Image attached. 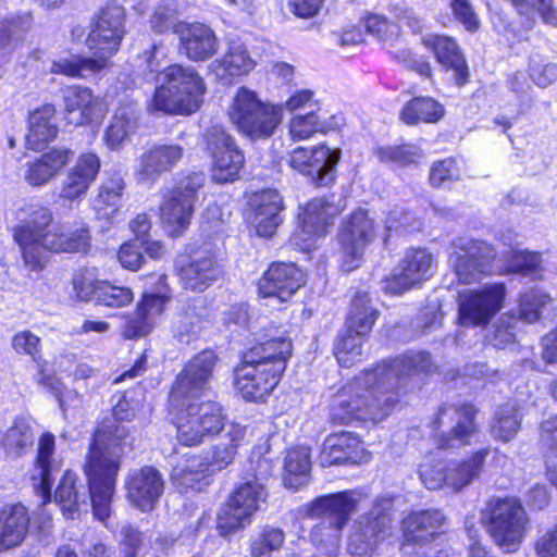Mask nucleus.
<instances>
[{"instance_id":"f257e3e1","label":"nucleus","mask_w":557,"mask_h":557,"mask_svg":"<svg viewBox=\"0 0 557 557\" xmlns=\"http://www.w3.org/2000/svg\"><path fill=\"white\" fill-rule=\"evenodd\" d=\"M434 369L424 351H408L366 371L339 388L330 400V420L334 424L354 421L379 422L399 401V391L414 376L428 375Z\"/></svg>"},{"instance_id":"f03ea898","label":"nucleus","mask_w":557,"mask_h":557,"mask_svg":"<svg viewBox=\"0 0 557 557\" xmlns=\"http://www.w3.org/2000/svg\"><path fill=\"white\" fill-rule=\"evenodd\" d=\"M128 430L117 424L114 429L96 431L84 467L88 480V491L76 486V474L66 471L57 487L55 502L66 518L74 519L82 511H87L90 499L94 515L104 521L111 513V500L120 470L121 458L128 441Z\"/></svg>"},{"instance_id":"7ed1b4c3","label":"nucleus","mask_w":557,"mask_h":557,"mask_svg":"<svg viewBox=\"0 0 557 557\" xmlns=\"http://www.w3.org/2000/svg\"><path fill=\"white\" fill-rule=\"evenodd\" d=\"M218 357L206 349L195 355L177 374L169 396L177 441L196 446L203 437L218 433L224 426L222 406L205 399L211 392V380Z\"/></svg>"},{"instance_id":"20e7f679","label":"nucleus","mask_w":557,"mask_h":557,"mask_svg":"<svg viewBox=\"0 0 557 557\" xmlns=\"http://www.w3.org/2000/svg\"><path fill=\"white\" fill-rule=\"evenodd\" d=\"M14 239L21 248L25 265L32 271L45 267V252H77L89 245V232L79 227L69 232L54 222L52 211L46 207L34 206L28 215L14 227Z\"/></svg>"},{"instance_id":"39448f33","label":"nucleus","mask_w":557,"mask_h":557,"mask_svg":"<svg viewBox=\"0 0 557 557\" xmlns=\"http://www.w3.org/2000/svg\"><path fill=\"white\" fill-rule=\"evenodd\" d=\"M162 75L165 84L156 89L150 110L190 114L200 108L206 86L193 66L172 64L162 71Z\"/></svg>"},{"instance_id":"423d86ee","label":"nucleus","mask_w":557,"mask_h":557,"mask_svg":"<svg viewBox=\"0 0 557 557\" xmlns=\"http://www.w3.org/2000/svg\"><path fill=\"white\" fill-rule=\"evenodd\" d=\"M481 522L499 548L512 553L525 536L529 518L519 499L492 497L481 510Z\"/></svg>"},{"instance_id":"0eeeda50","label":"nucleus","mask_w":557,"mask_h":557,"mask_svg":"<svg viewBox=\"0 0 557 557\" xmlns=\"http://www.w3.org/2000/svg\"><path fill=\"white\" fill-rule=\"evenodd\" d=\"M232 124L251 140L271 137L282 122L283 107L262 101L256 91L240 87L228 108Z\"/></svg>"},{"instance_id":"6e6552de","label":"nucleus","mask_w":557,"mask_h":557,"mask_svg":"<svg viewBox=\"0 0 557 557\" xmlns=\"http://www.w3.org/2000/svg\"><path fill=\"white\" fill-rule=\"evenodd\" d=\"M270 469H258L253 479L240 483L230 496L218 517L216 528L222 536H227L250 523L251 516L267 498L263 480Z\"/></svg>"},{"instance_id":"1a4fd4ad","label":"nucleus","mask_w":557,"mask_h":557,"mask_svg":"<svg viewBox=\"0 0 557 557\" xmlns=\"http://www.w3.org/2000/svg\"><path fill=\"white\" fill-rule=\"evenodd\" d=\"M202 173H191L169 190L160 205V219L169 235L176 237L188 228L198 199L197 193L205 184Z\"/></svg>"},{"instance_id":"9d476101","label":"nucleus","mask_w":557,"mask_h":557,"mask_svg":"<svg viewBox=\"0 0 557 557\" xmlns=\"http://www.w3.org/2000/svg\"><path fill=\"white\" fill-rule=\"evenodd\" d=\"M125 20L124 8L112 2L101 9L90 21L86 45L96 60L103 61L104 66L108 59L120 49L126 33Z\"/></svg>"},{"instance_id":"9b49d317","label":"nucleus","mask_w":557,"mask_h":557,"mask_svg":"<svg viewBox=\"0 0 557 557\" xmlns=\"http://www.w3.org/2000/svg\"><path fill=\"white\" fill-rule=\"evenodd\" d=\"M359 500L358 493L346 491L322 496L312 502L308 507V515L310 517L326 516V519L317 524L312 531L314 541L322 542L323 540L319 536L323 535V531H327V541L335 544L350 515L357 509Z\"/></svg>"},{"instance_id":"f8f14e48","label":"nucleus","mask_w":557,"mask_h":557,"mask_svg":"<svg viewBox=\"0 0 557 557\" xmlns=\"http://www.w3.org/2000/svg\"><path fill=\"white\" fill-rule=\"evenodd\" d=\"M476 410L472 405L443 406L433 421L434 440L441 449H454L470 444L476 433Z\"/></svg>"},{"instance_id":"ddd939ff","label":"nucleus","mask_w":557,"mask_h":557,"mask_svg":"<svg viewBox=\"0 0 557 557\" xmlns=\"http://www.w3.org/2000/svg\"><path fill=\"white\" fill-rule=\"evenodd\" d=\"M436 270L435 257L425 248H410L393 270L391 276L382 281V290L391 295H401L433 276Z\"/></svg>"},{"instance_id":"4468645a","label":"nucleus","mask_w":557,"mask_h":557,"mask_svg":"<svg viewBox=\"0 0 557 557\" xmlns=\"http://www.w3.org/2000/svg\"><path fill=\"white\" fill-rule=\"evenodd\" d=\"M494 248L485 242L459 237L453 243L449 263L460 283L471 284L492 272Z\"/></svg>"},{"instance_id":"2eb2a0df","label":"nucleus","mask_w":557,"mask_h":557,"mask_svg":"<svg viewBox=\"0 0 557 557\" xmlns=\"http://www.w3.org/2000/svg\"><path fill=\"white\" fill-rule=\"evenodd\" d=\"M505 296L506 288L503 283L460 293L458 296L459 323L463 326H486L502 309Z\"/></svg>"},{"instance_id":"dca6fc26","label":"nucleus","mask_w":557,"mask_h":557,"mask_svg":"<svg viewBox=\"0 0 557 557\" xmlns=\"http://www.w3.org/2000/svg\"><path fill=\"white\" fill-rule=\"evenodd\" d=\"M334 195L314 198L306 203L299 214L300 231L293 234L292 242L302 251L314 247V238L324 235L326 227L333 224L343 206L335 201Z\"/></svg>"},{"instance_id":"f3484780","label":"nucleus","mask_w":557,"mask_h":557,"mask_svg":"<svg viewBox=\"0 0 557 557\" xmlns=\"http://www.w3.org/2000/svg\"><path fill=\"white\" fill-rule=\"evenodd\" d=\"M391 517L381 503L360 516L354 523L348 537V553L352 557H372L379 544L385 539L391 525Z\"/></svg>"},{"instance_id":"a211bd4d","label":"nucleus","mask_w":557,"mask_h":557,"mask_svg":"<svg viewBox=\"0 0 557 557\" xmlns=\"http://www.w3.org/2000/svg\"><path fill=\"white\" fill-rule=\"evenodd\" d=\"M341 159L339 149L325 145L311 148L297 147L289 153L293 170L309 177L318 186H329L336 177V165Z\"/></svg>"},{"instance_id":"6ab92c4d","label":"nucleus","mask_w":557,"mask_h":557,"mask_svg":"<svg viewBox=\"0 0 557 557\" xmlns=\"http://www.w3.org/2000/svg\"><path fill=\"white\" fill-rule=\"evenodd\" d=\"M206 143L213 159L212 180L221 184L237 180L245 158L234 139L223 127L214 125L207 131Z\"/></svg>"},{"instance_id":"aec40b11","label":"nucleus","mask_w":557,"mask_h":557,"mask_svg":"<svg viewBox=\"0 0 557 557\" xmlns=\"http://www.w3.org/2000/svg\"><path fill=\"white\" fill-rule=\"evenodd\" d=\"M234 373L235 387L243 398L258 401L268 396L277 385L283 374V363L276 361L272 368H267V363L248 362L244 358Z\"/></svg>"},{"instance_id":"412c9836","label":"nucleus","mask_w":557,"mask_h":557,"mask_svg":"<svg viewBox=\"0 0 557 557\" xmlns=\"http://www.w3.org/2000/svg\"><path fill=\"white\" fill-rule=\"evenodd\" d=\"M375 236L374 221L369 216L368 211L358 209L344 222L339 242L344 255V268L351 271L358 267L366 247Z\"/></svg>"},{"instance_id":"4be33fe9","label":"nucleus","mask_w":557,"mask_h":557,"mask_svg":"<svg viewBox=\"0 0 557 557\" xmlns=\"http://www.w3.org/2000/svg\"><path fill=\"white\" fill-rule=\"evenodd\" d=\"M164 487L165 482L162 473L151 466L133 469L125 479L127 499L143 512L156 508L164 493Z\"/></svg>"},{"instance_id":"5701e85b","label":"nucleus","mask_w":557,"mask_h":557,"mask_svg":"<svg viewBox=\"0 0 557 557\" xmlns=\"http://www.w3.org/2000/svg\"><path fill=\"white\" fill-rule=\"evenodd\" d=\"M304 284V273L295 263L275 262L259 280V295L264 299L287 301Z\"/></svg>"},{"instance_id":"b1692460","label":"nucleus","mask_w":557,"mask_h":557,"mask_svg":"<svg viewBox=\"0 0 557 557\" xmlns=\"http://www.w3.org/2000/svg\"><path fill=\"white\" fill-rule=\"evenodd\" d=\"M64 117L69 124L81 126L100 121L107 113L102 100L87 87L71 86L63 92Z\"/></svg>"},{"instance_id":"393cba45","label":"nucleus","mask_w":557,"mask_h":557,"mask_svg":"<svg viewBox=\"0 0 557 557\" xmlns=\"http://www.w3.org/2000/svg\"><path fill=\"white\" fill-rule=\"evenodd\" d=\"M180 39V50L188 60L206 61L219 49V40L213 29L202 23H181L175 28Z\"/></svg>"},{"instance_id":"a878e982","label":"nucleus","mask_w":557,"mask_h":557,"mask_svg":"<svg viewBox=\"0 0 557 557\" xmlns=\"http://www.w3.org/2000/svg\"><path fill=\"white\" fill-rule=\"evenodd\" d=\"M176 271L183 286L194 292H203L222 274V267L210 252H198L188 260H177Z\"/></svg>"},{"instance_id":"bb28decb","label":"nucleus","mask_w":557,"mask_h":557,"mask_svg":"<svg viewBox=\"0 0 557 557\" xmlns=\"http://www.w3.org/2000/svg\"><path fill=\"white\" fill-rule=\"evenodd\" d=\"M184 154L183 147L175 144L153 145L138 159L137 180L151 185L178 164Z\"/></svg>"},{"instance_id":"cd10ccee","label":"nucleus","mask_w":557,"mask_h":557,"mask_svg":"<svg viewBox=\"0 0 557 557\" xmlns=\"http://www.w3.org/2000/svg\"><path fill=\"white\" fill-rule=\"evenodd\" d=\"M221 432L223 434L219 442L200 455L205 466L212 474L222 471L234 461L237 449L245 438L246 428L236 422L226 423V416L224 414V426L218 434ZM215 435L216 433L210 437ZM208 437H203L202 442Z\"/></svg>"},{"instance_id":"c85d7f7f","label":"nucleus","mask_w":557,"mask_h":557,"mask_svg":"<svg viewBox=\"0 0 557 557\" xmlns=\"http://www.w3.org/2000/svg\"><path fill=\"white\" fill-rule=\"evenodd\" d=\"M100 158L94 152L82 153L63 178L58 196L64 201L74 202L83 198L100 171Z\"/></svg>"},{"instance_id":"c756f323","label":"nucleus","mask_w":557,"mask_h":557,"mask_svg":"<svg viewBox=\"0 0 557 557\" xmlns=\"http://www.w3.org/2000/svg\"><path fill=\"white\" fill-rule=\"evenodd\" d=\"M73 156L74 152L70 148H52L33 160L26 161L23 177L32 187L46 186L62 172Z\"/></svg>"},{"instance_id":"7c9ffc66","label":"nucleus","mask_w":557,"mask_h":557,"mask_svg":"<svg viewBox=\"0 0 557 557\" xmlns=\"http://www.w3.org/2000/svg\"><path fill=\"white\" fill-rule=\"evenodd\" d=\"M126 188L124 176L119 171L108 172L101 181L92 207L99 220L110 224L116 221Z\"/></svg>"},{"instance_id":"2f4dec72","label":"nucleus","mask_w":557,"mask_h":557,"mask_svg":"<svg viewBox=\"0 0 557 557\" xmlns=\"http://www.w3.org/2000/svg\"><path fill=\"white\" fill-rule=\"evenodd\" d=\"M30 525L28 509L21 503L0 508V553L20 546L26 539Z\"/></svg>"},{"instance_id":"473e14b6","label":"nucleus","mask_w":557,"mask_h":557,"mask_svg":"<svg viewBox=\"0 0 557 557\" xmlns=\"http://www.w3.org/2000/svg\"><path fill=\"white\" fill-rule=\"evenodd\" d=\"M446 517L438 509L413 511L403 520L406 543L428 544L442 533Z\"/></svg>"},{"instance_id":"72a5a7b5","label":"nucleus","mask_w":557,"mask_h":557,"mask_svg":"<svg viewBox=\"0 0 557 557\" xmlns=\"http://www.w3.org/2000/svg\"><path fill=\"white\" fill-rule=\"evenodd\" d=\"M363 457L362 443L350 432L330 434L323 442L320 454L322 467H331L345 462L357 463Z\"/></svg>"},{"instance_id":"f704fd0d","label":"nucleus","mask_w":557,"mask_h":557,"mask_svg":"<svg viewBox=\"0 0 557 557\" xmlns=\"http://www.w3.org/2000/svg\"><path fill=\"white\" fill-rule=\"evenodd\" d=\"M255 214L252 223L259 236L271 237L282 222L283 199L277 190L267 189L252 200Z\"/></svg>"},{"instance_id":"c9c22d12","label":"nucleus","mask_w":557,"mask_h":557,"mask_svg":"<svg viewBox=\"0 0 557 557\" xmlns=\"http://www.w3.org/2000/svg\"><path fill=\"white\" fill-rule=\"evenodd\" d=\"M54 447L53 434L45 433L39 437L33 480L38 481L34 485L40 490L45 499L50 497L54 474L60 470L59 463L53 459Z\"/></svg>"},{"instance_id":"e433bc0d","label":"nucleus","mask_w":557,"mask_h":557,"mask_svg":"<svg viewBox=\"0 0 557 557\" xmlns=\"http://www.w3.org/2000/svg\"><path fill=\"white\" fill-rule=\"evenodd\" d=\"M488 453L487 448H483L463 460L450 461L447 465V488L459 493L479 479Z\"/></svg>"},{"instance_id":"4c0bfd02","label":"nucleus","mask_w":557,"mask_h":557,"mask_svg":"<svg viewBox=\"0 0 557 557\" xmlns=\"http://www.w3.org/2000/svg\"><path fill=\"white\" fill-rule=\"evenodd\" d=\"M55 108L46 103L30 112L28 117L27 145L30 149L37 150L42 145L53 140L58 136Z\"/></svg>"},{"instance_id":"58836bf2","label":"nucleus","mask_w":557,"mask_h":557,"mask_svg":"<svg viewBox=\"0 0 557 557\" xmlns=\"http://www.w3.org/2000/svg\"><path fill=\"white\" fill-rule=\"evenodd\" d=\"M424 44L433 50L441 64L455 71L457 84L463 85L467 82L468 71L465 58L451 37L430 35L424 38Z\"/></svg>"},{"instance_id":"ea45409f","label":"nucleus","mask_w":557,"mask_h":557,"mask_svg":"<svg viewBox=\"0 0 557 557\" xmlns=\"http://www.w3.org/2000/svg\"><path fill=\"white\" fill-rule=\"evenodd\" d=\"M256 66L255 60L246 47L239 42H232L221 59L211 62L209 69L221 81L249 73Z\"/></svg>"},{"instance_id":"a19ab883","label":"nucleus","mask_w":557,"mask_h":557,"mask_svg":"<svg viewBox=\"0 0 557 557\" xmlns=\"http://www.w3.org/2000/svg\"><path fill=\"white\" fill-rule=\"evenodd\" d=\"M212 473L207 469L199 455H193L178 462L172 471V481L181 491L188 488L200 490L207 476Z\"/></svg>"},{"instance_id":"79ce46f5","label":"nucleus","mask_w":557,"mask_h":557,"mask_svg":"<svg viewBox=\"0 0 557 557\" xmlns=\"http://www.w3.org/2000/svg\"><path fill=\"white\" fill-rule=\"evenodd\" d=\"M311 471L310 449L297 446L287 451L284 460V484L298 490L308 482Z\"/></svg>"},{"instance_id":"37998d69","label":"nucleus","mask_w":557,"mask_h":557,"mask_svg":"<svg viewBox=\"0 0 557 557\" xmlns=\"http://www.w3.org/2000/svg\"><path fill=\"white\" fill-rule=\"evenodd\" d=\"M290 354L292 343L286 338L275 337L251 347L244 358L248 362L267 363V368H272L276 361H282L284 371Z\"/></svg>"},{"instance_id":"c03bdc74","label":"nucleus","mask_w":557,"mask_h":557,"mask_svg":"<svg viewBox=\"0 0 557 557\" xmlns=\"http://www.w3.org/2000/svg\"><path fill=\"white\" fill-rule=\"evenodd\" d=\"M377 317L379 311L372 307L368 293L358 292L351 300L346 329L359 335H368Z\"/></svg>"},{"instance_id":"a18cd8bd","label":"nucleus","mask_w":557,"mask_h":557,"mask_svg":"<svg viewBox=\"0 0 557 557\" xmlns=\"http://www.w3.org/2000/svg\"><path fill=\"white\" fill-rule=\"evenodd\" d=\"M444 114V106L438 101L431 97H416L404 106L400 119L407 125H416L420 122L436 123Z\"/></svg>"},{"instance_id":"49530a36","label":"nucleus","mask_w":557,"mask_h":557,"mask_svg":"<svg viewBox=\"0 0 557 557\" xmlns=\"http://www.w3.org/2000/svg\"><path fill=\"white\" fill-rule=\"evenodd\" d=\"M136 128V114L131 107H121L113 114L103 135L104 145L110 150L120 149Z\"/></svg>"},{"instance_id":"de8ad7c7","label":"nucleus","mask_w":557,"mask_h":557,"mask_svg":"<svg viewBox=\"0 0 557 557\" xmlns=\"http://www.w3.org/2000/svg\"><path fill=\"white\" fill-rule=\"evenodd\" d=\"M522 413L516 404L507 403L497 408L491 425V434L502 442H509L518 433Z\"/></svg>"},{"instance_id":"09e8293b","label":"nucleus","mask_w":557,"mask_h":557,"mask_svg":"<svg viewBox=\"0 0 557 557\" xmlns=\"http://www.w3.org/2000/svg\"><path fill=\"white\" fill-rule=\"evenodd\" d=\"M5 451L15 457L24 455L34 444V433L28 419L16 418L5 432L3 438Z\"/></svg>"},{"instance_id":"8fccbe9b","label":"nucleus","mask_w":557,"mask_h":557,"mask_svg":"<svg viewBox=\"0 0 557 557\" xmlns=\"http://www.w3.org/2000/svg\"><path fill=\"white\" fill-rule=\"evenodd\" d=\"M104 67L102 60L95 58H61L52 62L51 73L62 74L73 78H85Z\"/></svg>"},{"instance_id":"3c124183","label":"nucleus","mask_w":557,"mask_h":557,"mask_svg":"<svg viewBox=\"0 0 557 557\" xmlns=\"http://www.w3.org/2000/svg\"><path fill=\"white\" fill-rule=\"evenodd\" d=\"M207 324L208 320L202 311H198L196 306L188 307L177 315L173 324V334L177 341L189 343L202 332Z\"/></svg>"},{"instance_id":"603ef678","label":"nucleus","mask_w":557,"mask_h":557,"mask_svg":"<svg viewBox=\"0 0 557 557\" xmlns=\"http://www.w3.org/2000/svg\"><path fill=\"white\" fill-rule=\"evenodd\" d=\"M366 336L348 329H345L338 335L334 346V354L342 367H351L361 359L362 343Z\"/></svg>"},{"instance_id":"864d4df0","label":"nucleus","mask_w":557,"mask_h":557,"mask_svg":"<svg viewBox=\"0 0 557 557\" xmlns=\"http://www.w3.org/2000/svg\"><path fill=\"white\" fill-rule=\"evenodd\" d=\"M285 542V533L282 529L265 525L251 539V557H271L273 552L282 548Z\"/></svg>"},{"instance_id":"5fc2aeb1","label":"nucleus","mask_w":557,"mask_h":557,"mask_svg":"<svg viewBox=\"0 0 557 557\" xmlns=\"http://www.w3.org/2000/svg\"><path fill=\"white\" fill-rule=\"evenodd\" d=\"M325 129L324 116L319 110H311L306 114H296L289 121V135L293 140H306L318 132Z\"/></svg>"},{"instance_id":"6e6d98bb","label":"nucleus","mask_w":557,"mask_h":557,"mask_svg":"<svg viewBox=\"0 0 557 557\" xmlns=\"http://www.w3.org/2000/svg\"><path fill=\"white\" fill-rule=\"evenodd\" d=\"M178 7L175 0H162L152 10L149 18L150 29L157 34L170 30L175 33L178 24Z\"/></svg>"},{"instance_id":"4d7b16f0","label":"nucleus","mask_w":557,"mask_h":557,"mask_svg":"<svg viewBox=\"0 0 557 557\" xmlns=\"http://www.w3.org/2000/svg\"><path fill=\"white\" fill-rule=\"evenodd\" d=\"M518 14L525 16L528 26L532 25L534 10L543 22L557 27V9L554 0H509Z\"/></svg>"},{"instance_id":"13d9d810","label":"nucleus","mask_w":557,"mask_h":557,"mask_svg":"<svg viewBox=\"0 0 557 557\" xmlns=\"http://www.w3.org/2000/svg\"><path fill=\"white\" fill-rule=\"evenodd\" d=\"M518 319L512 313H504L493 324L488 342L496 348H506L516 343Z\"/></svg>"},{"instance_id":"bf43d9fd","label":"nucleus","mask_w":557,"mask_h":557,"mask_svg":"<svg viewBox=\"0 0 557 557\" xmlns=\"http://www.w3.org/2000/svg\"><path fill=\"white\" fill-rule=\"evenodd\" d=\"M550 300V297L540 289L525 292L519 299V318L525 323H534L541 318V310Z\"/></svg>"},{"instance_id":"052dcab7","label":"nucleus","mask_w":557,"mask_h":557,"mask_svg":"<svg viewBox=\"0 0 557 557\" xmlns=\"http://www.w3.org/2000/svg\"><path fill=\"white\" fill-rule=\"evenodd\" d=\"M165 278L164 275H160L158 282L161 286L158 293H145L137 306L139 314L146 317L148 321H153V324L156 323V317L162 313L165 301L169 298Z\"/></svg>"},{"instance_id":"680f3d73","label":"nucleus","mask_w":557,"mask_h":557,"mask_svg":"<svg viewBox=\"0 0 557 557\" xmlns=\"http://www.w3.org/2000/svg\"><path fill=\"white\" fill-rule=\"evenodd\" d=\"M133 299V292L128 287L113 285L104 281L98 287L96 304L106 307H124L129 305Z\"/></svg>"},{"instance_id":"e2e57ef3","label":"nucleus","mask_w":557,"mask_h":557,"mask_svg":"<svg viewBox=\"0 0 557 557\" xmlns=\"http://www.w3.org/2000/svg\"><path fill=\"white\" fill-rule=\"evenodd\" d=\"M383 161H391L398 165L417 164L422 159V151L413 145L387 147L380 151Z\"/></svg>"},{"instance_id":"0e129e2a","label":"nucleus","mask_w":557,"mask_h":557,"mask_svg":"<svg viewBox=\"0 0 557 557\" xmlns=\"http://www.w3.org/2000/svg\"><path fill=\"white\" fill-rule=\"evenodd\" d=\"M542 262V257L537 252L512 250L510 259L507 263V272L509 273H533Z\"/></svg>"},{"instance_id":"69168bd1","label":"nucleus","mask_w":557,"mask_h":557,"mask_svg":"<svg viewBox=\"0 0 557 557\" xmlns=\"http://www.w3.org/2000/svg\"><path fill=\"white\" fill-rule=\"evenodd\" d=\"M447 466L424 462L419 466V479L430 491L447 488Z\"/></svg>"},{"instance_id":"338daca9","label":"nucleus","mask_w":557,"mask_h":557,"mask_svg":"<svg viewBox=\"0 0 557 557\" xmlns=\"http://www.w3.org/2000/svg\"><path fill=\"white\" fill-rule=\"evenodd\" d=\"M117 259L123 268L137 271L144 262L139 242L131 240L124 243L119 249Z\"/></svg>"},{"instance_id":"774afa93","label":"nucleus","mask_w":557,"mask_h":557,"mask_svg":"<svg viewBox=\"0 0 557 557\" xmlns=\"http://www.w3.org/2000/svg\"><path fill=\"white\" fill-rule=\"evenodd\" d=\"M530 76L537 86L545 88L557 81V64H542L540 61L532 59L530 63Z\"/></svg>"}]
</instances>
